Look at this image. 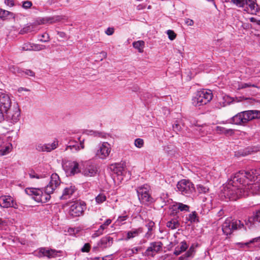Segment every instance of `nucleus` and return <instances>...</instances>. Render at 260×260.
I'll use <instances>...</instances> for the list:
<instances>
[{"mask_svg":"<svg viewBox=\"0 0 260 260\" xmlns=\"http://www.w3.org/2000/svg\"><path fill=\"white\" fill-rule=\"evenodd\" d=\"M103 231H102L100 228L99 229L95 232V233L93 234L92 237L95 238L99 237L102 235L103 234Z\"/></svg>","mask_w":260,"mask_h":260,"instance_id":"50","label":"nucleus"},{"mask_svg":"<svg viewBox=\"0 0 260 260\" xmlns=\"http://www.w3.org/2000/svg\"><path fill=\"white\" fill-rule=\"evenodd\" d=\"M81 174L85 177H93L98 172L96 166L89 161L82 162Z\"/></svg>","mask_w":260,"mask_h":260,"instance_id":"11","label":"nucleus"},{"mask_svg":"<svg viewBox=\"0 0 260 260\" xmlns=\"http://www.w3.org/2000/svg\"><path fill=\"white\" fill-rule=\"evenodd\" d=\"M111 151V147L108 142H103L100 144L96 152V156L102 159L107 158Z\"/></svg>","mask_w":260,"mask_h":260,"instance_id":"10","label":"nucleus"},{"mask_svg":"<svg viewBox=\"0 0 260 260\" xmlns=\"http://www.w3.org/2000/svg\"><path fill=\"white\" fill-rule=\"evenodd\" d=\"M15 15L13 13L0 8V18L6 20L10 18H15Z\"/></svg>","mask_w":260,"mask_h":260,"instance_id":"27","label":"nucleus"},{"mask_svg":"<svg viewBox=\"0 0 260 260\" xmlns=\"http://www.w3.org/2000/svg\"><path fill=\"white\" fill-rule=\"evenodd\" d=\"M32 45L29 43L24 44L22 47V49L25 51H31Z\"/></svg>","mask_w":260,"mask_h":260,"instance_id":"48","label":"nucleus"},{"mask_svg":"<svg viewBox=\"0 0 260 260\" xmlns=\"http://www.w3.org/2000/svg\"><path fill=\"white\" fill-rule=\"evenodd\" d=\"M106 199V195L103 193H101L96 197L95 201L98 204H101L105 202Z\"/></svg>","mask_w":260,"mask_h":260,"instance_id":"37","label":"nucleus"},{"mask_svg":"<svg viewBox=\"0 0 260 260\" xmlns=\"http://www.w3.org/2000/svg\"><path fill=\"white\" fill-rule=\"evenodd\" d=\"M72 150L74 149L76 151H78L80 150V146L79 145H70L68 146L66 149V150L68 149Z\"/></svg>","mask_w":260,"mask_h":260,"instance_id":"45","label":"nucleus"},{"mask_svg":"<svg viewBox=\"0 0 260 260\" xmlns=\"http://www.w3.org/2000/svg\"><path fill=\"white\" fill-rule=\"evenodd\" d=\"M100 55H101L102 58L100 59L101 60H102L103 58H106L107 56V54L105 51H102L100 53Z\"/></svg>","mask_w":260,"mask_h":260,"instance_id":"58","label":"nucleus"},{"mask_svg":"<svg viewBox=\"0 0 260 260\" xmlns=\"http://www.w3.org/2000/svg\"><path fill=\"white\" fill-rule=\"evenodd\" d=\"M31 51H40L45 49V46L43 45L32 44Z\"/></svg>","mask_w":260,"mask_h":260,"instance_id":"40","label":"nucleus"},{"mask_svg":"<svg viewBox=\"0 0 260 260\" xmlns=\"http://www.w3.org/2000/svg\"><path fill=\"white\" fill-rule=\"evenodd\" d=\"M112 222V220L110 219H108L106 220V221L104 222V224H102L100 226V228L102 230V231H104V230H105L107 226L110 225L111 224Z\"/></svg>","mask_w":260,"mask_h":260,"instance_id":"43","label":"nucleus"},{"mask_svg":"<svg viewBox=\"0 0 260 260\" xmlns=\"http://www.w3.org/2000/svg\"><path fill=\"white\" fill-rule=\"evenodd\" d=\"M235 88L238 90H240L247 87H253L258 88V87L255 84H251V83H243L238 82L235 85Z\"/></svg>","mask_w":260,"mask_h":260,"instance_id":"29","label":"nucleus"},{"mask_svg":"<svg viewBox=\"0 0 260 260\" xmlns=\"http://www.w3.org/2000/svg\"><path fill=\"white\" fill-rule=\"evenodd\" d=\"M167 35L171 40H174L176 37V34L172 30H168L167 31Z\"/></svg>","mask_w":260,"mask_h":260,"instance_id":"44","label":"nucleus"},{"mask_svg":"<svg viewBox=\"0 0 260 260\" xmlns=\"http://www.w3.org/2000/svg\"><path fill=\"white\" fill-rule=\"evenodd\" d=\"M178 190L182 194L188 195L194 190L193 184L189 180L182 179L179 181L177 185Z\"/></svg>","mask_w":260,"mask_h":260,"instance_id":"8","label":"nucleus"},{"mask_svg":"<svg viewBox=\"0 0 260 260\" xmlns=\"http://www.w3.org/2000/svg\"><path fill=\"white\" fill-rule=\"evenodd\" d=\"M197 189L200 193H206L209 190V187L202 184L197 185Z\"/></svg>","mask_w":260,"mask_h":260,"instance_id":"36","label":"nucleus"},{"mask_svg":"<svg viewBox=\"0 0 260 260\" xmlns=\"http://www.w3.org/2000/svg\"><path fill=\"white\" fill-rule=\"evenodd\" d=\"M244 226V224L240 220L232 221L230 219H227L222 224V230L223 233L226 235H230L233 231L241 229Z\"/></svg>","mask_w":260,"mask_h":260,"instance_id":"6","label":"nucleus"},{"mask_svg":"<svg viewBox=\"0 0 260 260\" xmlns=\"http://www.w3.org/2000/svg\"><path fill=\"white\" fill-rule=\"evenodd\" d=\"M193 248L190 247L189 249L185 253L186 257H191L193 254Z\"/></svg>","mask_w":260,"mask_h":260,"instance_id":"53","label":"nucleus"},{"mask_svg":"<svg viewBox=\"0 0 260 260\" xmlns=\"http://www.w3.org/2000/svg\"><path fill=\"white\" fill-rule=\"evenodd\" d=\"M260 244V237H256L250 240L249 242L245 243H237L236 245L239 248H251L256 247Z\"/></svg>","mask_w":260,"mask_h":260,"instance_id":"19","label":"nucleus"},{"mask_svg":"<svg viewBox=\"0 0 260 260\" xmlns=\"http://www.w3.org/2000/svg\"><path fill=\"white\" fill-rule=\"evenodd\" d=\"M12 149V145L0 137V156L9 153Z\"/></svg>","mask_w":260,"mask_h":260,"instance_id":"21","label":"nucleus"},{"mask_svg":"<svg viewBox=\"0 0 260 260\" xmlns=\"http://www.w3.org/2000/svg\"><path fill=\"white\" fill-rule=\"evenodd\" d=\"M60 251H56L48 248H41L39 250V255L40 257L45 256L48 258H56L61 255Z\"/></svg>","mask_w":260,"mask_h":260,"instance_id":"15","label":"nucleus"},{"mask_svg":"<svg viewBox=\"0 0 260 260\" xmlns=\"http://www.w3.org/2000/svg\"><path fill=\"white\" fill-rule=\"evenodd\" d=\"M114 32V28L113 27H108L105 31V33L108 36L113 35Z\"/></svg>","mask_w":260,"mask_h":260,"instance_id":"51","label":"nucleus"},{"mask_svg":"<svg viewBox=\"0 0 260 260\" xmlns=\"http://www.w3.org/2000/svg\"><path fill=\"white\" fill-rule=\"evenodd\" d=\"M185 22L188 26H192L194 24L193 21L189 18H186L185 20Z\"/></svg>","mask_w":260,"mask_h":260,"instance_id":"55","label":"nucleus"},{"mask_svg":"<svg viewBox=\"0 0 260 260\" xmlns=\"http://www.w3.org/2000/svg\"><path fill=\"white\" fill-rule=\"evenodd\" d=\"M231 2L249 14H256L260 10L256 0H231Z\"/></svg>","mask_w":260,"mask_h":260,"instance_id":"4","label":"nucleus"},{"mask_svg":"<svg viewBox=\"0 0 260 260\" xmlns=\"http://www.w3.org/2000/svg\"><path fill=\"white\" fill-rule=\"evenodd\" d=\"M76 188L74 186H69L65 187L63 190L60 199L67 200L70 199L76 191Z\"/></svg>","mask_w":260,"mask_h":260,"instance_id":"22","label":"nucleus"},{"mask_svg":"<svg viewBox=\"0 0 260 260\" xmlns=\"http://www.w3.org/2000/svg\"><path fill=\"white\" fill-rule=\"evenodd\" d=\"M143 232L142 228L133 229L131 231L127 232L126 240H129L138 236Z\"/></svg>","mask_w":260,"mask_h":260,"instance_id":"26","label":"nucleus"},{"mask_svg":"<svg viewBox=\"0 0 260 260\" xmlns=\"http://www.w3.org/2000/svg\"><path fill=\"white\" fill-rule=\"evenodd\" d=\"M35 30V27L33 24H30L24 27L20 30V34H24Z\"/></svg>","mask_w":260,"mask_h":260,"instance_id":"34","label":"nucleus"},{"mask_svg":"<svg viewBox=\"0 0 260 260\" xmlns=\"http://www.w3.org/2000/svg\"><path fill=\"white\" fill-rule=\"evenodd\" d=\"M252 173L245 171L236 173L228 184L223 187V196L230 200L236 201L242 197L248 196L249 193L258 194L252 191L250 186L253 183H249L254 180V177L252 176Z\"/></svg>","mask_w":260,"mask_h":260,"instance_id":"1","label":"nucleus"},{"mask_svg":"<svg viewBox=\"0 0 260 260\" xmlns=\"http://www.w3.org/2000/svg\"><path fill=\"white\" fill-rule=\"evenodd\" d=\"M253 119L260 120V111L247 110L239 112L232 117V123L244 125Z\"/></svg>","mask_w":260,"mask_h":260,"instance_id":"3","label":"nucleus"},{"mask_svg":"<svg viewBox=\"0 0 260 260\" xmlns=\"http://www.w3.org/2000/svg\"><path fill=\"white\" fill-rule=\"evenodd\" d=\"M144 44L145 43L143 41H138L134 42L133 43V46L135 48L138 49L139 52L142 53L143 52Z\"/></svg>","mask_w":260,"mask_h":260,"instance_id":"32","label":"nucleus"},{"mask_svg":"<svg viewBox=\"0 0 260 260\" xmlns=\"http://www.w3.org/2000/svg\"><path fill=\"white\" fill-rule=\"evenodd\" d=\"M167 226L172 230H174L179 226V223L177 220L172 219L167 222Z\"/></svg>","mask_w":260,"mask_h":260,"instance_id":"35","label":"nucleus"},{"mask_svg":"<svg viewBox=\"0 0 260 260\" xmlns=\"http://www.w3.org/2000/svg\"><path fill=\"white\" fill-rule=\"evenodd\" d=\"M260 222V209L255 213L253 217L248 218L245 221L246 225L248 227H251L252 225L255 224L256 223Z\"/></svg>","mask_w":260,"mask_h":260,"instance_id":"23","label":"nucleus"},{"mask_svg":"<svg viewBox=\"0 0 260 260\" xmlns=\"http://www.w3.org/2000/svg\"><path fill=\"white\" fill-rule=\"evenodd\" d=\"M250 21L252 22H256V21H257V20H256V19L254 17H251L250 18Z\"/></svg>","mask_w":260,"mask_h":260,"instance_id":"63","label":"nucleus"},{"mask_svg":"<svg viewBox=\"0 0 260 260\" xmlns=\"http://www.w3.org/2000/svg\"><path fill=\"white\" fill-rule=\"evenodd\" d=\"M57 35L62 38H64L66 37V34L63 32H57Z\"/></svg>","mask_w":260,"mask_h":260,"instance_id":"59","label":"nucleus"},{"mask_svg":"<svg viewBox=\"0 0 260 260\" xmlns=\"http://www.w3.org/2000/svg\"><path fill=\"white\" fill-rule=\"evenodd\" d=\"M11 106V100L10 96L6 93L0 92V110L5 112L10 109Z\"/></svg>","mask_w":260,"mask_h":260,"instance_id":"16","label":"nucleus"},{"mask_svg":"<svg viewBox=\"0 0 260 260\" xmlns=\"http://www.w3.org/2000/svg\"><path fill=\"white\" fill-rule=\"evenodd\" d=\"M186 218L188 221H190L191 222H196V221H198L197 214L195 211L192 212L188 215Z\"/></svg>","mask_w":260,"mask_h":260,"instance_id":"38","label":"nucleus"},{"mask_svg":"<svg viewBox=\"0 0 260 260\" xmlns=\"http://www.w3.org/2000/svg\"><path fill=\"white\" fill-rule=\"evenodd\" d=\"M10 70L12 72H13V73H16V70L17 69H16V67H15V66H12L11 67H10V68H9Z\"/></svg>","mask_w":260,"mask_h":260,"instance_id":"60","label":"nucleus"},{"mask_svg":"<svg viewBox=\"0 0 260 260\" xmlns=\"http://www.w3.org/2000/svg\"><path fill=\"white\" fill-rule=\"evenodd\" d=\"M58 145V141L57 140H54L51 144H46V152H50L52 150H54L57 148Z\"/></svg>","mask_w":260,"mask_h":260,"instance_id":"33","label":"nucleus"},{"mask_svg":"<svg viewBox=\"0 0 260 260\" xmlns=\"http://www.w3.org/2000/svg\"><path fill=\"white\" fill-rule=\"evenodd\" d=\"M60 181L58 175L52 174L48 184L44 188V192L42 189L38 188H27L25 192L37 202L46 203L50 199V194L59 185Z\"/></svg>","mask_w":260,"mask_h":260,"instance_id":"2","label":"nucleus"},{"mask_svg":"<svg viewBox=\"0 0 260 260\" xmlns=\"http://www.w3.org/2000/svg\"><path fill=\"white\" fill-rule=\"evenodd\" d=\"M78 140L80 142V144L79 146H80V150L84 149V139L81 140V137H79L78 138Z\"/></svg>","mask_w":260,"mask_h":260,"instance_id":"52","label":"nucleus"},{"mask_svg":"<svg viewBox=\"0 0 260 260\" xmlns=\"http://www.w3.org/2000/svg\"><path fill=\"white\" fill-rule=\"evenodd\" d=\"M15 205H17L15 203L13 198L10 196H2L0 197V206L2 208H8L13 207L17 208Z\"/></svg>","mask_w":260,"mask_h":260,"instance_id":"18","label":"nucleus"},{"mask_svg":"<svg viewBox=\"0 0 260 260\" xmlns=\"http://www.w3.org/2000/svg\"><path fill=\"white\" fill-rule=\"evenodd\" d=\"M233 102V99L230 96L224 95L222 96V98L219 102V104L221 107H225Z\"/></svg>","mask_w":260,"mask_h":260,"instance_id":"31","label":"nucleus"},{"mask_svg":"<svg viewBox=\"0 0 260 260\" xmlns=\"http://www.w3.org/2000/svg\"><path fill=\"white\" fill-rule=\"evenodd\" d=\"M84 207L85 206L81 203L75 202L70 207L69 215L73 217H78L83 213Z\"/></svg>","mask_w":260,"mask_h":260,"instance_id":"13","label":"nucleus"},{"mask_svg":"<svg viewBox=\"0 0 260 260\" xmlns=\"http://www.w3.org/2000/svg\"><path fill=\"white\" fill-rule=\"evenodd\" d=\"M64 169L70 175L81 173L82 169L79 168L78 162L76 161L67 162L64 165Z\"/></svg>","mask_w":260,"mask_h":260,"instance_id":"14","label":"nucleus"},{"mask_svg":"<svg viewBox=\"0 0 260 260\" xmlns=\"http://www.w3.org/2000/svg\"><path fill=\"white\" fill-rule=\"evenodd\" d=\"M215 132L219 134L231 136L234 134V130L233 129H226L221 126H217L215 128Z\"/></svg>","mask_w":260,"mask_h":260,"instance_id":"25","label":"nucleus"},{"mask_svg":"<svg viewBox=\"0 0 260 260\" xmlns=\"http://www.w3.org/2000/svg\"><path fill=\"white\" fill-rule=\"evenodd\" d=\"M32 3L29 1H26L22 3V7L27 9L30 8L32 6Z\"/></svg>","mask_w":260,"mask_h":260,"instance_id":"46","label":"nucleus"},{"mask_svg":"<svg viewBox=\"0 0 260 260\" xmlns=\"http://www.w3.org/2000/svg\"><path fill=\"white\" fill-rule=\"evenodd\" d=\"M4 113L6 114L7 120L12 123H16L20 119V110L17 104H14L12 107Z\"/></svg>","mask_w":260,"mask_h":260,"instance_id":"7","label":"nucleus"},{"mask_svg":"<svg viewBox=\"0 0 260 260\" xmlns=\"http://www.w3.org/2000/svg\"><path fill=\"white\" fill-rule=\"evenodd\" d=\"M90 249V245L89 243H85L83 247L81 249V250L83 252H88L89 251Z\"/></svg>","mask_w":260,"mask_h":260,"instance_id":"47","label":"nucleus"},{"mask_svg":"<svg viewBox=\"0 0 260 260\" xmlns=\"http://www.w3.org/2000/svg\"><path fill=\"white\" fill-rule=\"evenodd\" d=\"M114 173L117 175L118 179L120 180H123L122 175H123L125 170L123 167L120 165H118L113 169Z\"/></svg>","mask_w":260,"mask_h":260,"instance_id":"28","label":"nucleus"},{"mask_svg":"<svg viewBox=\"0 0 260 260\" xmlns=\"http://www.w3.org/2000/svg\"><path fill=\"white\" fill-rule=\"evenodd\" d=\"M22 91H28L29 90L26 88H23V87H20L18 90V91L19 92H21Z\"/></svg>","mask_w":260,"mask_h":260,"instance_id":"61","label":"nucleus"},{"mask_svg":"<svg viewBox=\"0 0 260 260\" xmlns=\"http://www.w3.org/2000/svg\"><path fill=\"white\" fill-rule=\"evenodd\" d=\"M42 39H40V41L42 42H48L49 41V36L48 34H44L41 35Z\"/></svg>","mask_w":260,"mask_h":260,"instance_id":"49","label":"nucleus"},{"mask_svg":"<svg viewBox=\"0 0 260 260\" xmlns=\"http://www.w3.org/2000/svg\"><path fill=\"white\" fill-rule=\"evenodd\" d=\"M177 206L180 211H187L189 209V206L182 203H178Z\"/></svg>","mask_w":260,"mask_h":260,"instance_id":"42","label":"nucleus"},{"mask_svg":"<svg viewBox=\"0 0 260 260\" xmlns=\"http://www.w3.org/2000/svg\"><path fill=\"white\" fill-rule=\"evenodd\" d=\"M63 17L60 16H55L53 17H46L38 18L33 23L35 27L39 25L52 24L61 21Z\"/></svg>","mask_w":260,"mask_h":260,"instance_id":"12","label":"nucleus"},{"mask_svg":"<svg viewBox=\"0 0 260 260\" xmlns=\"http://www.w3.org/2000/svg\"><path fill=\"white\" fill-rule=\"evenodd\" d=\"M25 73L26 75L30 76L33 77L35 76V73L29 70H26V71L25 72Z\"/></svg>","mask_w":260,"mask_h":260,"instance_id":"56","label":"nucleus"},{"mask_svg":"<svg viewBox=\"0 0 260 260\" xmlns=\"http://www.w3.org/2000/svg\"><path fill=\"white\" fill-rule=\"evenodd\" d=\"M150 187L147 184H145L139 187L137 190V193L139 200L143 203L152 202V198L151 197L149 191Z\"/></svg>","mask_w":260,"mask_h":260,"instance_id":"9","label":"nucleus"},{"mask_svg":"<svg viewBox=\"0 0 260 260\" xmlns=\"http://www.w3.org/2000/svg\"><path fill=\"white\" fill-rule=\"evenodd\" d=\"M213 98L210 90L204 89L198 91L192 99V103L195 107H200L208 103Z\"/></svg>","mask_w":260,"mask_h":260,"instance_id":"5","label":"nucleus"},{"mask_svg":"<svg viewBox=\"0 0 260 260\" xmlns=\"http://www.w3.org/2000/svg\"><path fill=\"white\" fill-rule=\"evenodd\" d=\"M126 219H127V216H119L118 218L117 221L119 222H121L125 220Z\"/></svg>","mask_w":260,"mask_h":260,"instance_id":"57","label":"nucleus"},{"mask_svg":"<svg viewBox=\"0 0 260 260\" xmlns=\"http://www.w3.org/2000/svg\"><path fill=\"white\" fill-rule=\"evenodd\" d=\"M6 223V221L2 218H0V226Z\"/></svg>","mask_w":260,"mask_h":260,"instance_id":"62","label":"nucleus"},{"mask_svg":"<svg viewBox=\"0 0 260 260\" xmlns=\"http://www.w3.org/2000/svg\"><path fill=\"white\" fill-rule=\"evenodd\" d=\"M35 148L39 152H46V144L37 143L35 146Z\"/></svg>","mask_w":260,"mask_h":260,"instance_id":"39","label":"nucleus"},{"mask_svg":"<svg viewBox=\"0 0 260 260\" xmlns=\"http://www.w3.org/2000/svg\"><path fill=\"white\" fill-rule=\"evenodd\" d=\"M135 145L139 148H142L144 145L143 140L140 138L136 139L135 141Z\"/></svg>","mask_w":260,"mask_h":260,"instance_id":"41","label":"nucleus"},{"mask_svg":"<svg viewBox=\"0 0 260 260\" xmlns=\"http://www.w3.org/2000/svg\"><path fill=\"white\" fill-rule=\"evenodd\" d=\"M188 245L185 242H181L180 245L175 248L174 253L175 255H179L181 252L185 251Z\"/></svg>","mask_w":260,"mask_h":260,"instance_id":"30","label":"nucleus"},{"mask_svg":"<svg viewBox=\"0 0 260 260\" xmlns=\"http://www.w3.org/2000/svg\"><path fill=\"white\" fill-rule=\"evenodd\" d=\"M113 243V238L106 236L103 237L100 240L99 245L103 247L106 248L111 246Z\"/></svg>","mask_w":260,"mask_h":260,"instance_id":"24","label":"nucleus"},{"mask_svg":"<svg viewBox=\"0 0 260 260\" xmlns=\"http://www.w3.org/2000/svg\"><path fill=\"white\" fill-rule=\"evenodd\" d=\"M29 176L31 178H35V177L37 178H39V177L37 175L36 176L35 175H32V174H29Z\"/></svg>","mask_w":260,"mask_h":260,"instance_id":"64","label":"nucleus"},{"mask_svg":"<svg viewBox=\"0 0 260 260\" xmlns=\"http://www.w3.org/2000/svg\"><path fill=\"white\" fill-rule=\"evenodd\" d=\"M249 172H252V176L254 177V180L253 181H255L253 184L251 185L252 191L253 192H256L260 194V169L257 170H251Z\"/></svg>","mask_w":260,"mask_h":260,"instance_id":"17","label":"nucleus"},{"mask_svg":"<svg viewBox=\"0 0 260 260\" xmlns=\"http://www.w3.org/2000/svg\"><path fill=\"white\" fill-rule=\"evenodd\" d=\"M5 4L10 7L14 6V0H5Z\"/></svg>","mask_w":260,"mask_h":260,"instance_id":"54","label":"nucleus"},{"mask_svg":"<svg viewBox=\"0 0 260 260\" xmlns=\"http://www.w3.org/2000/svg\"><path fill=\"white\" fill-rule=\"evenodd\" d=\"M162 244L161 242H154L150 243L145 252V254L148 256H153L157 253L161 248Z\"/></svg>","mask_w":260,"mask_h":260,"instance_id":"20","label":"nucleus"}]
</instances>
